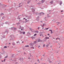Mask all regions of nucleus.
I'll list each match as a JSON object with an SVG mask.
<instances>
[{
	"label": "nucleus",
	"instance_id": "nucleus-1",
	"mask_svg": "<svg viewBox=\"0 0 64 64\" xmlns=\"http://www.w3.org/2000/svg\"><path fill=\"white\" fill-rule=\"evenodd\" d=\"M10 40L11 41L12 40H13V38H14V35H10Z\"/></svg>",
	"mask_w": 64,
	"mask_h": 64
},
{
	"label": "nucleus",
	"instance_id": "nucleus-2",
	"mask_svg": "<svg viewBox=\"0 0 64 64\" xmlns=\"http://www.w3.org/2000/svg\"><path fill=\"white\" fill-rule=\"evenodd\" d=\"M19 32H20V34H25V32H22L20 30H19Z\"/></svg>",
	"mask_w": 64,
	"mask_h": 64
},
{
	"label": "nucleus",
	"instance_id": "nucleus-3",
	"mask_svg": "<svg viewBox=\"0 0 64 64\" xmlns=\"http://www.w3.org/2000/svg\"><path fill=\"white\" fill-rule=\"evenodd\" d=\"M39 14L40 15H41V16L43 15H44V14H45L43 12H41Z\"/></svg>",
	"mask_w": 64,
	"mask_h": 64
},
{
	"label": "nucleus",
	"instance_id": "nucleus-4",
	"mask_svg": "<svg viewBox=\"0 0 64 64\" xmlns=\"http://www.w3.org/2000/svg\"><path fill=\"white\" fill-rule=\"evenodd\" d=\"M30 30L32 32H34V30H33L31 28H30Z\"/></svg>",
	"mask_w": 64,
	"mask_h": 64
},
{
	"label": "nucleus",
	"instance_id": "nucleus-5",
	"mask_svg": "<svg viewBox=\"0 0 64 64\" xmlns=\"http://www.w3.org/2000/svg\"><path fill=\"white\" fill-rule=\"evenodd\" d=\"M22 6V3H20L19 4V6H18L20 7H21Z\"/></svg>",
	"mask_w": 64,
	"mask_h": 64
},
{
	"label": "nucleus",
	"instance_id": "nucleus-6",
	"mask_svg": "<svg viewBox=\"0 0 64 64\" xmlns=\"http://www.w3.org/2000/svg\"><path fill=\"white\" fill-rule=\"evenodd\" d=\"M23 60V58H20V61H21V62Z\"/></svg>",
	"mask_w": 64,
	"mask_h": 64
},
{
	"label": "nucleus",
	"instance_id": "nucleus-7",
	"mask_svg": "<svg viewBox=\"0 0 64 64\" xmlns=\"http://www.w3.org/2000/svg\"><path fill=\"white\" fill-rule=\"evenodd\" d=\"M39 16H38L37 17L36 19V21H38L39 20Z\"/></svg>",
	"mask_w": 64,
	"mask_h": 64
},
{
	"label": "nucleus",
	"instance_id": "nucleus-8",
	"mask_svg": "<svg viewBox=\"0 0 64 64\" xmlns=\"http://www.w3.org/2000/svg\"><path fill=\"white\" fill-rule=\"evenodd\" d=\"M35 13L36 15H39V13L38 12H35Z\"/></svg>",
	"mask_w": 64,
	"mask_h": 64
},
{
	"label": "nucleus",
	"instance_id": "nucleus-9",
	"mask_svg": "<svg viewBox=\"0 0 64 64\" xmlns=\"http://www.w3.org/2000/svg\"><path fill=\"white\" fill-rule=\"evenodd\" d=\"M50 3L51 4H53V0H52L50 2Z\"/></svg>",
	"mask_w": 64,
	"mask_h": 64
},
{
	"label": "nucleus",
	"instance_id": "nucleus-10",
	"mask_svg": "<svg viewBox=\"0 0 64 64\" xmlns=\"http://www.w3.org/2000/svg\"><path fill=\"white\" fill-rule=\"evenodd\" d=\"M38 42H42V40H41L40 39H38Z\"/></svg>",
	"mask_w": 64,
	"mask_h": 64
},
{
	"label": "nucleus",
	"instance_id": "nucleus-11",
	"mask_svg": "<svg viewBox=\"0 0 64 64\" xmlns=\"http://www.w3.org/2000/svg\"><path fill=\"white\" fill-rule=\"evenodd\" d=\"M31 38H32V39L33 40H34V39H35V38L34 37L32 36V37H31Z\"/></svg>",
	"mask_w": 64,
	"mask_h": 64
},
{
	"label": "nucleus",
	"instance_id": "nucleus-12",
	"mask_svg": "<svg viewBox=\"0 0 64 64\" xmlns=\"http://www.w3.org/2000/svg\"><path fill=\"white\" fill-rule=\"evenodd\" d=\"M20 16H18V17L17 18L18 19H20Z\"/></svg>",
	"mask_w": 64,
	"mask_h": 64
},
{
	"label": "nucleus",
	"instance_id": "nucleus-13",
	"mask_svg": "<svg viewBox=\"0 0 64 64\" xmlns=\"http://www.w3.org/2000/svg\"><path fill=\"white\" fill-rule=\"evenodd\" d=\"M31 18V16H29L28 17V19H30V18Z\"/></svg>",
	"mask_w": 64,
	"mask_h": 64
},
{
	"label": "nucleus",
	"instance_id": "nucleus-14",
	"mask_svg": "<svg viewBox=\"0 0 64 64\" xmlns=\"http://www.w3.org/2000/svg\"><path fill=\"white\" fill-rule=\"evenodd\" d=\"M32 11L33 12H34V11H35V9H34L33 8H32Z\"/></svg>",
	"mask_w": 64,
	"mask_h": 64
},
{
	"label": "nucleus",
	"instance_id": "nucleus-15",
	"mask_svg": "<svg viewBox=\"0 0 64 64\" xmlns=\"http://www.w3.org/2000/svg\"><path fill=\"white\" fill-rule=\"evenodd\" d=\"M18 28H19V29H21V26H19Z\"/></svg>",
	"mask_w": 64,
	"mask_h": 64
},
{
	"label": "nucleus",
	"instance_id": "nucleus-16",
	"mask_svg": "<svg viewBox=\"0 0 64 64\" xmlns=\"http://www.w3.org/2000/svg\"><path fill=\"white\" fill-rule=\"evenodd\" d=\"M10 30H13L14 29V27H12V28H10Z\"/></svg>",
	"mask_w": 64,
	"mask_h": 64
},
{
	"label": "nucleus",
	"instance_id": "nucleus-17",
	"mask_svg": "<svg viewBox=\"0 0 64 64\" xmlns=\"http://www.w3.org/2000/svg\"><path fill=\"white\" fill-rule=\"evenodd\" d=\"M49 31H51L50 33L51 34H52V30H49Z\"/></svg>",
	"mask_w": 64,
	"mask_h": 64
},
{
	"label": "nucleus",
	"instance_id": "nucleus-18",
	"mask_svg": "<svg viewBox=\"0 0 64 64\" xmlns=\"http://www.w3.org/2000/svg\"><path fill=\"white\" fill-rule=\"evenodd\" d=\"M45 0H42V3H44V1H45Z\"/></svg>",
	"mask_w": 64,
	"mask_h": 64
},
{
	"label": "nucleus",
	"instance_id": "nucleus-19",
	"mask_svg": "<svg viewBox=\"0 0 64 64\" xmlns=\"http://www.w3.org/2000/svg\"><path fill=\"white\" fill-rule=\"evenodd\" d=\"M14 30H17V28H16L14 27Z\"/></svg>",
	"mask_w": 64,
	"mask_h": 64
},
{
	"label": "nucleus",
	"instance_id": "nucleus-20",
	"mask_svg": "<svg viewBox=\"0 0 64 64\" xmlns=\"http://www.w3.org/2000/svg\"><path fill=\"white\" fill-rule=\"evenodd\" d=\"M62 4V1H60V5H61V4Z\"/></svg>",
	"mask_w": 64,
	"mask_h": 64
},
{
	"label": "nucleus",
	"instance_id": "nucleus-21",
	"mask_svg": "<svg viewBox=\"0 0 64 64\" xmlns=\"http://www.w3.org/2000/svg\"><path fill=\"white\" fill-rule=\"evenodd\" d=\"M49 37H46V40H47V39H49Z\"/></svg>",
	"mask_w": 64,
	"mask_h": 64
},
{
	"label": "nucleus",
	"instance_id": "nucleus-22",
	"mask_svg": "<svg viewBox=\"0 0 64 64\" xmlns=\"http://www.w3.org/2000/svg\"><path fill=\"white\" fill-rule=\"evenodd\" d=\"M2 15H4V14H3V13H2L0 14V16H2Z\"/></svg>",
	"mask_w": 64,
	"mask_h": 64
},
{
	"label": "nucleus",
	"instance_id": "nucleus-23",
	"mask_svg": "<svg viewBox=\"0 0 64 64\" xmlns=\"http://www.w3.org/2000/svg\"><path fill=\"white\" fill-rule=\"evenodd\" d=\"M48 62L49 63H51V62H52L50 61V60L49 61L48 60Z\"/></svg>",
	"mask_w": 64,
	"mask_h": 64
},
{
	"label": "nucleus",
	"instance_id": "nucleus-24",
	"mask_svg": "<svg viewBox=\"0 0 64 64\" xmlns=\"http://www.w3.org/2000/svg\"><path fill=\"white\" fill-rule=\"evenodd\" d=\"M30 45H31V46H33V44L32 43H30Z\"/></svg>",
	"mask_w": 64,
	"mask_h": 64
},
{
	"label": "nucleus",
	"instance_id": "nucleus-25",
	"mask_svg": "<svg viewBox=\"0 0 64 64\" xmlns=\"http://www.w3.org/2000/svg\"><path fill=\"white\" fill-rule=\"evenodd\" d=\"M29 45H28L27 46L26 45L25 46V47H29Z\"/></svg>",
	"mask_w": 64,
	"mask_h": 64
},
{
	"label": "nucleus",
	"instance_id": "nucleus-26",
	"mask_svg": "<svg viewBox=\"0 0 64 64\" xmlns=\"http://www.w3.org/2000/svg\"><path fill=\"white\" fill-rule=\"evenodd\" d=\"M28 34H29L30 35H31V34H30V33L29 32H28L27 33Z\"/></svg>",
	"mask_w": 64,
	"mask_h": 64
},
{
	"label": "nucleus",
	"instance_id": "nucleus-27",
	"mask_svg": "<svg viewBox=\"0 0 64 64\" xmlns=\"http://www.w3.org/2000/svg\"><path fill=\"white\" fill-rule=\"evenodd\" d=\"M34 32H36V33H38V31H37V30H36Z\"/></svg>",
	"mask_w": 64,
	"mask_h": 64
},
{
	"label": "nucleus",
	"instance_id": "nucleus-28",
	"mask_svg": "<svg viewBox=\"0 0 64 64\" xmlns=\"http://www.w3.org/2000/svg\"><path fill=\"white\" fill-rule=\"evenodd\" d=\"M12 44L13 45H15V44L14 42H13L12 43Z\"/></svg>",
	"mask_w": 64,
	"mask_h": 64
},
{
	"label": "nucleus",
	"instance_id": "nucleus-29",
	"mask_svg": "<svg viewBox=\"0 0 64 64\" xmlns=\"http://www.w3.org/2000/svg\"><path fill=\"white\" fill-rule=\"evenodd\" d=\"M14 54H12L11 57H12V58H13V57H14Z\"/></svg>",
	"mask_w": 64,
	"mask_h": 64
},
{
	"label": "nucleus",
	"instance_id": "nucleus-30",
	"mask_svg": "<svg viewBox=\"0 0 64 64\" xmlns=\"http://www.w3.org/2000/svg\"><path fill=\"white\" fill-rule=\"evenodd\" d=\"M30 2V0H29L28 1V2L27 3H29V2Z\"/></svg>",
	"mask_w": 64,
	"mask_h": 64
},
{
	"label": "nucleus",
	"instance_id": "nucleus-31",
	"mask_svg": "<svg viewBox=\"0 0 64 64\" xmlns=\"http://www.w3.org/2000/svg\"><path fill=\"white\" fill-rule=\"evenodd\" d=\"M7 46H4V48H7Z\"/></svg>",
	"mask_w": 64,
	"mask_h": 64
},
{
	"label": "nucleus",
	"instance_id": "nucleus-32",
	"mask_svg": "<svg viewBox=\"0 0 64 64\" xmlns=\"http://www.w3.org/2000/svg\"><path fill=\"white\" fill-rule=\"evenodd\" d=\"M8 22H5V24H8Z\"/></svg>",
	"mask_w": 64,
	"mask_h": 64
},
{
	"label": "nucleus",
	"instance_id": "nucleus-33",
	"mask_svg": "<svg viewBox=\"0 0 64 64\" xmlns=\"http://www.w3.org/2000/svg\"><path fill=\"white\" fill-rule=\"evenodd\" d=\"M48 46H49V44H47V45H46V47H48Z\"/></svg>",
	"mask_w": 64,
	"mask_h": 64
},
{
	"label": "nucleus",
	"instance_id": "nucleus-34",
	"mask_svg": "<svg viewBox=\"0 0 64 64\" xmlns=\"http://www.w3.org/2000/svg\"><path fill=\"white\" fill-rule=\"evenodd\" d=\"M28 22H29V20H27L25 22H28Z\"/></svg>",
	"mask_w": 64,
	"mask_h": 64
},
{
	"label": "nucleus",
	"instance_id": "nucleus-35",
	"mask_svg": "<svg viewBox=\"0 0 64 64\" xmlns=\"http://www.w3.org/2000/svg\"><path fill=\"white\" fill-rule=\"evenodd\" d=\"M16 24L17 25H18L20 23H19V22H18V23H16Z\"/></svg>",
	"mask_w": 64,
	"mask_h": 64
},
{
	"label": "nucleus",
	"instance_id": "nucleus-36",
	"mask_svg": "<svg viewBox=\"0 0 64 64\" xmlns=\"http://www.w3.org/2000/svg\"><path fill=\"white\" fill-rule=\"evenodd\" d=\"M47 16L48 17H51V16H49V15L48 14V15H47Z\"/></svg>",
	"mask_w": 64,
	"mask_h": 64
},
{
	"label": "nucleus",
	"instance_id": "nucleus-37",
	"mask_svg": "<svg viewBox=\"0 0 64 64\" xmlns=\"http://www.w3.org/2000/svg\"><path fill=\"white\" fill-rule=\"evenodd\" d=\"M47 41V40H46V39H44V42H46V41Z\"/></svg>",
	"mask_w": 64,
	"mask_h": 64
},
{
	"label": "nucleus",
	"instance_id": "nucleus-38",
	"mask_svg": "<svg viewBox=\"0 0 64 64\" xmlns=\"http://www.w3.org/2000/svg\"><path fill=\"white\" fill-rule=\"evenodd\" d=\"M48 29H49V28H46L45 30H48Z\"/></svg>",
	"mask_w": 64,
	"mask_h": 64
},
{
	"label": "nucleus",
	"instance_id": "nucleus-39",
	"mask_svg": "<svg viewBox=\"0 0 64 64\" xmlns=\"http://www.w3.org/2000/svg\"><path fill=\"white\" fill-rule=\"evenodd\" d=\"M36 35H37V34H35L34 35V36H36Z\"/></svg>",
	"mask_w": 64,
	"mask_h": 64
},
{
	"label": "nucleus",
	"instance_id": "nucleus-40",
	"mask_svg": "<svg viewBox=\"0 0 64 64\" xmlns=\"http://www.w3.org/2000/svg\"><path fill=\"white\" fill-rule=\"evenodd\" d=\"M5 18V16H3L2 17V19H4V18Z\"/></svg>",
	"mask_w": 64,
	"mask_h": 64
},
{
	"label": "nucleus",
	"instance_id": "nucleus-41",
	"mask_svg": "<svg viewBox=\"0 0 64 64\" xmlns=\"http://www.w3.org/2000/svg\"><path fill=\"white\" fill-rule=\"evenodd\" d=\"M7 57H8V56H5L4 58H7Z\"/></svg>",
	"mask_w": 64,
	"mask_h": 64
},
{
	"label": "nucleus",
	"instance_id": "nucleus-42",
	"mask_svg": "<svg viewBox=\"0 0 64 64\" xmlns=\"http://www.w3.org/2000/svg\"><path fill=\"white\" fill-rule=\"evenodd\" d=\"M2 38H5V36H2Z\"/></svg>",
	"mask_w": 64,
	"mask_h": 64
},
{
	"label": "nucleus",
	"instance_id": "nucleus-43",
	"mask_svg": "<svg viewBox=\"0 0 64 64\" xmlns=\"http://www.w3.org/2000/svg\"><path fill=\"white\" fill-rule=\"evenodd\" d=\"M23 29H24V28L23 27H22V28L21 29V30H22Z\"/></svg>",
	"mask_w": 64,
	"mask_h": 64
},
{
	"label": "nucleus",
	"instance_id": "nucleus-44",
	"mask_svg": "<svg viewBox=\"0 0 64 64\" xmlns=\"http://www.w3.org/2000/svg\"><path fill=\"white\" fill-rule=\"evenodd\" d=\"M30 56H32V55H31V54H30Z\"/></svg>",
	"mask_w": 64,
	"mask_h": 64
},
{
	"label": "nucleus",
	"instance_id": "nucleus-45",
	"mask_svg": "<svg viewBox=\"0 0 64 64\" xmlns=\"http://www.w3.org/2000/svg\"><path fill=\"white\" fill-rule=\"evenodd\" d=\"M38 4H39H39H41V3L40 2V3H38Z\"/></svg>",
	"mask_w": 64,
	"mask_h": 64
},
{
	"label": "nucleus",
	"instance_id": "nucleus-46",
	"mask_svg": "<svg viewBox=\"0 0 64 64\" xmlns=\"http://www.w3.org/2000/svg\"><path fill=\"white\" fill-rule=\"evenodd\" d=\"M5 60H6V59H5L4 58V62H5Z\"/></svg>",
	"mask_w": 64,
	"mask_h": 64
},
{
	"label": "nucleus",
	"instance_id": "nucleus-47",
	"mask_svg": "<svg viewBox=\"0 0 64 64\" xmlns=\"http://www.w3.org/2000/svg\"><path fill=\"white\" fill-rule=\"evenodd\" d=\"M6 32H7V33H8V31H6Z\"/></svg>",
	"mask_w": 64,
	"mask_h": 64
},
{
	"label": "nucleus",
	"instance_id": "nucleus-48",
	"mask_svg": "<svg viewBox=\"0 0 64 64\" xmlns=\"http://www.w3.org/2000/svg\"><path fill=\"white\" fill-rule=\"evenodd\" d=\"M45 44H44L43 45V47H45Z\"/></svg>",
	"mask_w": 64,
	"mask_h": 64
},
{
	"label": "nucleus",
	"instance_id": "nucleus-49",
	"mask_svg": "<svg viewBox=\"0 0 64 64\" xmlns=\"http://www.w3.org/2000/svg\"><path fill=\"white\" fill-rule=\"evenodd\" d=\"M61 12H63V10H61Z\"/></svg>",
	"mask_w": 64,
	"mask_h": 64
},
{
	"label": "nucleus",
	"instance_id": "nucleus-50",
	"mask_svg": "<svg viewBox=\"0 0 64 64\" xmlns=\"http://www.w3.org/2000/svg\"><path fill=\"white\" fill-rule=\"evenodd\" d=\"M47 35H48V36H49V35H50V34H47Z\"/></svg>",
	"mask_w": 64,
	"mask_h": 64
},
{
	"label": "nucleus",
	"instance_id": "nucleus-51",
	"mask_svg": "<svg viewBox=\"0 0 64 64\" xmlns=\"http://www.w3.org/2000/svg\"><path fill=\"white\" fill-rule=\"evenodd\" d=\"M16 43L18 44V43H19V42H16Z\"/></svg>",
	"mask_w": 64,
	"mask_h": 64
},
{
	"label": "nucleus",
	"instance_id": "nucleus-52",
	"mask_svg": "<svg viewBox=\"0 0 64 64\" xmlns=\"http://www.w3.org/2000/svg\"><path fill=\"white\" fill-rule=\"evenodd\" d=\"M58 38H56V40H57V39H58Z\"/></svg>",
	"mask_w": 64,
	"mask_h": 64
},
{
	"label": "nucleus",
	"instance_id": "nucleus-53",
	"mask_svg": "<svg viewBox=\"0 0 64 64\" xmlns=\"http://www.w3.org/2000/svg\"><path fill=\"white\" fill-rule=\"evenodd\" d=\"M44 25L42 26V27H44Z\"/></svg>",
	"mask_w": 64,
	"mask_h": 64
},
{
	"label": "nucleus",
	"instance_id": "nucleus-54",
	"mask_svg": "<svg viewBox=\"0 0 64 64\" xmlns=\"http://www.w3.org/2000/svg\"><path fill=\"white\" fill-rule=\"evenodd\" d=\"M34 43H35V44L36 43V41H35L34 42Z\"/></svg>",
	"mask_w": 64,
	"mask_h": 64
},
{
	"label": "nucleus",
	"instance_id": "nucleus-55",
	"mask_svg": "<svg viewBox=\"0 0 64 64\" xmlns=\"http://www.w3.org/2000/svg\"><path fill=\"white\" fill-rule=\"evenodd\" d=\"M24 50V49H25V48H22Z\"/></svg>",
	"mask_w": 64,
	"mask_h": 64
},
{
	"label": "nucleus",
	"instance_id": "nucleus-56",
	"mask_svg": "<svg viewBox=\"0 0 64 64\" xmlns=\"http://www.w3.org/2000/svg\"><path fill=\"white\" fill-rule=\"evenodd\" d=\"M57 23H58V24H59V23H60V22H58Z\"/></svg>",
	"mask_w": 64,
	"mask_h": 64
},
{
	"label": "nucleus",
	"instance_id": "nucleus-57",
	"mask_svg": "<svg viewBox=\"0 0 64 64\" xmlns=\"http://www.w3.org/2000/svg\"><path fill=\"white\" fill-rule=\"evenodd\" d=\"M52 46H50V47H51V48H52Z\"/></svg>",
	"mask_w": 64,
	"mask_h": 64
},
{
	"label": "nucleus",
	"instance_id": "nucleus-58",
	"mask_svg": "<svg viewBox=\"0 0 64 64\" xmlns=\"http://www.w3.org/2000/svg\"><path fill=\"white\" fill-rule=\"evenodd\" d=\"M39 27H38V29L39 30Z\"/></svg>",
	"mask_w": 64,
	"mask_h": 64
},
{
	"label": "nucleus",
	"instance_id": "nucleus-59",
	"mask_svg": "<svg viewBox=\"0 0 64 64\" xmlns=\"http://www.w3.org/2000/svg\"><path fill=\"white\" fill-rule=\"evenodd\" d=\"M42 37H43V34H42Z\"/></svg>",
	"mask_w": 64,
	"mask_h": 64
},
{
	"label": "nucleus",
	"instance_id": "nucleus-60",
	"mask_svg": "<svg viewBox=\"0 0 64 64\" xmlns=\"http://www.w3.org/2000/svg\"><path fill=\"white\" fill-rule=\"evenodd\" d=\"M42 25H44V26H45V24H43Z\"/></svg>",
	"mask_w": 64,
	"mask_h": 64
},
{
	"label": "nucleus",
	"instance_id": "nucleus-61",
	"mask_svg": "<svg viewBox=\"0 0 64 64\" xmlns=\"http://www.w3.org/2000/svg\"><path fill=\"white\" fill-rule=\"evenodd\" d=\"M32 49H34V47L33 46H32Z\"/></svg>",
	"mask_w": 64,
	"mask_h": 64
},
{
	"label": "nucleus",
	"instance_id": "nucleus-62",
	"mask_svg": "<svg viewBox=\"0 0 64 64\" xmlns=\"http://www.w3.org/2000/svg\"><path fill=\"white\" fill-rule=\"evenodd\" d=\"M41 35H42V34H40V36H41Z\"/></svg>",
	"mask_w": 64,
	"mask_h": 64
},
{
	"label": "nucleus",
	"instance_id": "nucleus-63",
	"mask_svg": "<svg viewBox=\"0 0 64 64\" xmlns=\"http://www.w3.org/2000/svg\"><path fill=\"white\" fill-rule=\"evenodd\" d=\"M27 15H25V16L26 17H27Z\"/></svg>",
	"mask_w": 64,
	"mask_h": 64
},
{
	"label": "nucleus",
	"instance_id": "nucleus-64",
	"mask_svg": "<svg viewBox=\"0 0 64 64\" xmlns=\"http://www.w3.org/2000/svg\"><path fill=\"white\" fill-rule=\"evenodd\" d=\"M2 62H3V60H2Z\"/></svg>",
	"mask_w": 64,
	"mask_h": 64
}]
</instances>
